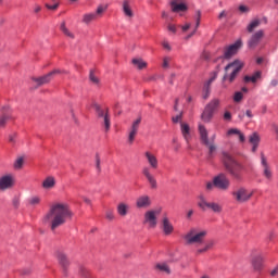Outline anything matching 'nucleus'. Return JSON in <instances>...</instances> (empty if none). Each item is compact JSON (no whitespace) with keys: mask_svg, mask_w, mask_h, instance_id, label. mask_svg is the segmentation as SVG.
<instances>
[{"mask_svg":"<svg viewBox=\"0 0 278 278\" xmlns=\"http://www.w3.org/2000/svg\"><path fill=\"white\" fill-rule=\"evenodd\" d=\"M162 46H163V48H165L167 51H170V43H168V41H163L162 42Z\"/></svg>","mask_w":278,"mask_h":278,"instance_id":"4d7b16f0","label":"nucleus"},{"mask_svg":"<svg viewBox=\"0 0 278 278\" xmlns=\"http://www.w3.org/2000/svg\"><path fill=\"white\" fill-rule=\"evenodd\" d=\"M232 197L237 203H248V201H251V198L253 197V191H250L244 187H240L232 192Z\"/></svg>","mask_w":278,"mask_h":278,"instance_id":"9d476101","label":"nucleus"},{"mask_svg":"<svg viewBox=\"0 0 278 278\" xmlns=\"http://www.w3.org/2000/svg\"><path fill=\"white\" fill-rule=\"evenodd\" d=\"M79 275L83 278L89 277L90 270L88 268H86L85 266H80L79 267Z\"/></svg>","mask_w":278,"mask_h":278,"instance_id":"58836bf2","label":"nucleus"},{"mask_svg":"<svg viewBox=\"0 0 278 278\" xmlns=\"http://www.w3.org/2000/svg\"><path fill=\"white\" fill-rule=\"evenodd\" d=\"M68 75L67 71H62V70H53L52 72L48 73L45 76L38 77V78H33V81L37 84V86H45V84H49L53 79V76L55 75Z\"/></svg>","mask_w":278,"mask_h":278,"instance_id":"f8f14e48","label":"nucleus"},{"mask_svg":"<svg viewBox=\"0 0 278 278\" xmlns=\"http://www.w3.org/2000/svg\"><path fill=\"white\" fill-rule=\"evenodd\" d=\"M12 118V115L10 114H2L0 115V128L3 129L5 125H8V121Z\"/></svg>","mask_w":278,"mask_h":278,"instance_id":"c9c22d12","label":"nucleus"},{"mask_svg":"<svg viewBox=\"0 0 278 278\" xmlns=\"http://www.w3.org/2000/svg\"><path fill=\"white\" fill-rule=\"evenodd\" d=\"M142 175L148 180V184L150 185L152 190H156L157 189V180L155 179V176H153V174H151V167H143Z\"/></svg>","mask_w":278,"mask_h":278,"instance_id":"aec40b11","label":"nucleus"},{"mask_svg":"<svg viewBox=\"0 0 278 278\" xmlns=\"http://www.w3.org/2000/svg\"><path fill=\"white\" fill-rule=\"evenodd\" d=\"M105 218H106L108 220H114V218H115V216H114V211H113V210H108V211L105 212Z\"/></svg>","mask_w":278,"mask_h":278,"instance_id":"79ce46f5","label":"nucleus"},{"mask_svg":"<svg viewBox=\"0 0 278 278\" xmlns=\"http://www.w3.org/2000/svg\"><path fill=\"white\" fill-rule=\"evenodd\" d=\"M117 214L118 216H122V218H125L129 214V204L125 202H119L117 204Z\"/></svg>","mask_w":278,"mask_h":278,"instance_id":"393cba45","label":"nucleus"},{"mask_svg":"<svg viewBox=\"0 0 278 278\" xmlns=\"http://www.w3.org/2000/svg\"><path fill=\"white\" fill-rule=\"evenodd\" d=\"M132 64L134 66L139 68V71H142V68H147V62H144L142 59H132Z\"/></svg>","mask_w":278,"mask_h":278,"instance_id":"72a5a7b5","label":"nucleus"},{"mask_svg":"<svg viewBox=\"0 0 278 278\" xmlns=\"http://www.w3.org/2000/svg\"><path fill=\"white\" fill-rule=\"evenodd\" d=\"M43 190H53L55 188V177L48 176L41 184Z\"/></svg>","mask_w":278,"mask_h":278,"instance_id":"b1692460","label":"nucleus"},{"mask_svg":"<svg viewBox=\"0 0 278 278\" xmlns=\"http://www.w3.org/2000/svg\"><path fill=\"white\" fill-rule=\"evenodd\" d=\"M222 164L228 173V175L235 179V181H242L244 179V173H247V166L240 163L236 157H233L228 152H223Z\"/></svg>","mask_w":278,"mask_h":278,"instance_id":"f03ea898","label":"nucleus"},{"mask_svg":"<svg viewBox=\"0 0 278 278\" xmlns=\"http://www.w3.org/2000/svg\"><path fill=\"white\" fill-rule=\"evenodd\" d=\"M240 47H242V41L237 40L233 45H230L224 50V55L220 56L218 60L222 62H225V60H231L236 53L240 50Z\"/></svg>","mask_w":278,"mask_h":278,"instance_id":"4468645a","label":"nucleus"},{"mask_svg":"<svg viewBox=\"0 0 278 278\" xmlns=\"http://www.w3.org/2000/svg\"><path fill=\"white\" fill-rule=\"evenodd\" d=\"M199 134H200V140L202 144H204V147H207L208 156L212 157V155L216 153V143L210 142L207 128H205L203 124H199Z\"/></svg>","mask_w":278,"mask_h":278,"instance_id":"0eeeda50","label":"nucleus"},{"mask_svg":"<svg viewBox=\"0 0 278 278\" xmlns=\"http://www.w3.org/2000/svg\"><path fill=\"white\" fill-rule=\"evenodd\" d=\"M220 106V100L218 99H213L207 103L204 108V111L201 115V119L204 123H211L212 118H214V114L216 113V110Z\"/></svg>","mask_w":278,"mask_h":278,"instance_id":"423d86ee","label":"nucleus"},{"mask_svg":"<svg viewBox=\"0 0 278 278\" xmlns=\"http://www.w3.org/2000/svg\"><path fill=\"white\" fill-rule=\"evenodd\" d=\"M160 211L150 210L147 211L143 215V225H147L149 229H155L157 227V216Z\"/></svg>","mask_w":278,"mask_h":278,"instance_id":"9b49d317","label":"nucleus"},{"mask_svg":"<svg viewBox=\"0 0 278 278\" xmlns=\"http://www.w3.org/2000/svg\"><path fill=\"white\" fill-rule=\"evenodd\" d=\"M264 254L257 252V250L252 251L250 264L254 273H262L264 270Z\"/></svg>","mask_w":278,"mask_h":278,"instance_id":"6e6552de","label":"nucleus"},{"mask_svg":"<svg viewBox=\"0 0 278 278\" xmlns=\"http://www.w3.org/2000/svg\"><path fill=\"white\" fill-rule=\"evenodd\" d=\"M9 142H11L12 144H14V142H16V134L9 136Z\"/></svg>","mask_w":278,"mask_h":278,"instance_id":"5fc2aeb1","label":"nucleus"},{"mask_svg":"<svg viewBox=\"0 0 278 278\" xmlns=\"http://www.w3.org/2000/svg\"><path fill=\"white\" fill-rule=\"evenodd\" d=\"M61 31H63V34L67 36V38H72V39L75 38V35L71 33L68 28H66V22H62Z\"/></svg>","mask_w":278,"mask_h":278,"instance_id":"e433bc0d","label":"nucleus"},{"mask_svg":"<svg viewBox=\"0 0 278 278\" xmlns=\"http://www.w3.org/2000/svg\"><path fill=\"white\" fill-rule=\"evenodd\" d=\"M261 166L263 168V177H265L267 181H273V169L264 153H261Z\"/></svg>","mask_w":278,"mask_h":278,"instance_id":"f3484780","label":"nucleus"},{"mask_svg":"<svg viewBox=\"0 0 278 278\" xmlns=\"http://www.w3.org/2000/svg\"><path fill=\"white\" fill-rule=\"evenodd\" d=\"M123 12L125 16L128 18H134V11L131 10V7L129 5V0L123 1Z\"/></svg>","mask_w":278,"mask_h":278,"instance_id":"c85d7f7f","label":"nucleus"},{"mask_svg":"<svg viewBox=\"0 0 278 278\" xmlns=\"http://www.w3.org/2000/svg\"><path fill=\"white\" fill-rule=\"evenodd\" d=\"M141 123H142V117H138L135 122H132V125L128 134L129 144H134V141L136 140V136H138V129H140Z\"/></svg>","mask_w":278,"mask_h":278,"instance_id":"6ab92c4d","label":"nucleus"},{"mask_svg":"<svg viewBox=\"0 0 278 278\" xmlns=\"http://www.w3.org/2000/svg\"><path fill=\"white\" fill-rule=\"evenodd\" d=\"M218 18H219V21L220 20H223V18H227V11H222L220 13H219V15H218Z\"/></svg>","mask_w":278,"mask_h":278,"instance_id":"13d9d810","label":"nucleus"},{"mask_svg":"<svg viewBox=\"0 0 278 278\" xmlns=\"http://www.w3.org/2000/svg\"><path fill=\"white\" fill-rule=\"evenodd\" d=\"M207 236V230H201L199 228H191L185 236L184 240L186 244H201Z\"/></svg>","mask_w":278,"mask_h":278,"instance_id":"39448f33","label":"nucleus"},{"mask_svg":"<svg viewBox=\"0 0 278 278\" xmlns=\"http://www.w3.org/2000/svg\"><path fill=\"white\" fill-rule=\"evenodd\" d=\"M245 116H248V118H253V112L251 110H247Z\"/></svg>","mask_w":278,"mask_h":278,"instance_id":"680f3d73","label":"nucleus"},{"mask_svg":"<svg viewBox=\"0 0 278 278\" xmlns=\"http://www.w3.org/2000/svg\"><path fill=\"white\" fill-rule=\"evenodd\" d=\"M244 68V63L240 60H235L233 62L228 63L224 71V77L223 81H228L229 84H233L236 81V77H238V74L240 71Z\"/></svg>","mask_w":278,"mask_h":278,"instance_id":"20e7f679","label":"nucleus"},{"mask_svg":"<svg viewBox=\"0 0 278 278\" xmlns=\"http://www.w3.org/2000/svg\"><path fill=\"white\" fill-rule=\"evenodd\" d=\"M97 18V13H87L83 16V23L90 25Z\"/></svg>","mask_w":278,"mask_h":278,"instance_id":"473e14b6","label":"nucleus"},{"mask_svg":"<svg viewBox=\"0 0 278 278\" xmlns=\"http://www.w3.org/2000/svg\"><path fill=\"white\" fill-rule=\"evenodd\" d=\"M182 31H188L190 29V23L185 24L181 26Z\"/></svg>","mask_w":278,"mask_h":278,"instance_id":"052dcab7","label":"nucleus"},{"mask_svg":"<svg viewBox=\"0 0 278 278\" xmlns=\"http://www.w3.org/2000/svg\"><path fill=\"white\" fill-rule=\"evenodd\" d=\"M136 206L139 210H147V207H151V197L147 194L139 197L136 201Z\"/></svg>","mask_w":278,"mask_h":278,"instance_id":"4be33fe9","label":"nucleus"},{"mask_svg":"<svg viewBox=\"0 0 278 278\" xmlns=\"http://www.w3.org/2000/svg\"><path fill=\"white\" fill-rule=\"evenodd\" d=\"M260 25H262V20L258 17H255L247 26L248 34H252L248 39L249 49H257L262 40H264V36H266V33L264 31V29H258L255 31V29H257Z\"/></svg>","mask_w":278,"mask_h":278,"instance_id":"7ed1b4c3","label":"nucleus"},{"mask_svg":"<svg viewBox=\"0 0 278 278\" xmlns=\"http://www.w3.org/2000/svg\"><path fill=\"white\" fill-rule=\"evenodd\" d=\"M170 7H172V12H186L188 11V5H186V3L184 2H176V1H172L170 2Z\"/></svg>","mask_w":278,"mask_h":278,"instance_id":"a878e982","label":"nucleus"},{"mask_svg":"<svg viewBox=\"0 0 278 278\" xmlns=\"http://www.w3.org/2000/svg\"><path fill=\"white\" fill-rule=\"evenodd\" d=\"M180 131L186 142H190V125L180 123Z\"/></svg>","mask_w":278,"mask_h":278,"instance_id":"cd10ccee","label":"nucleus"},{"mask_svg":"<svg viewBox=\"0 0 278 278\" xmlns=\"http://www.w3.org/2000/svg\"><path fill=\"white\" fill-rule=\"evenodd\" d=\"M94 160H96V169L98 173H101V156L99 155V153L96 154Z\"/></svg>","mask_w":278,"mask_h":278,"instance_id":"ea45409f","label":"nucleus"},{"mask_svg":"<svg viewBox=\"0 0 278 278\" xmlns=\"http://www.w3.org/2000/svg\"><path fill=\"white\" fill-rule=\"evenodd\" d=\"M198 205L201 210H212L215 214H220L223 212V206L216 202H207L205 195H199Z\"/></svg>","mask_w":278,"mask_h":278,"instance_id":"1a4fd4ad","label":"nucleus"},{"mask_svg":"<svg viewBox=\"0 0 278 278\" xmlns=\"http://www.w3.org/2000/svg\"><path fill=\"white\" fill-rule=\"evenodd\" d=\"M215 187H216V185H214V179H213V182L208 181V182H206V186H205L207 192H212V190H214Z\"/></svg>","mask_w":278,"mask_h":278,"instance_id":"49530a36","label":"nucleus"},{"mask_svg":"<svg viewBox=\"0 0 278 278\" xmlns=\"http://www.w3.org/2000/svg\"><path fill=\"white\" fill-rule=\"evenodd\" d=\"M242 99H244L242 91L235 92V96H233L235 103H240V101H242Z\"/></svg>","mask_w":278,"mask_h":278,"instance_id":"a19ab883","label":"nucleus"},{"mask_svg":"<svg viewBox=\"0 0 278 278\" xmlns=\"http://www.w3.org/2000/svg\"><path fill=\"white\" fill-rule=\"evenodd\" d=\"M41 199L38 195H33L28 199V205L30 207H36L40 203Z\"/></svg>","mask_w":278,"mask_h":278,"instance_id":"f704fd0d","label":"nucleus"},{"mask_svg":"<svg viewBox=\"0 0 278 278\" xmlns=\"http://www.w3.org/2000/svg\"><path fill=\"white\" fill-rule=\"evenodd\" d=\"M184 118V112H180L178 115L172 117L173 123H182L181 119Z\"/></svg>","mask_w":278,"mask_h":278,"instance_id":"37998d69","label":"nucleus"},{"mask_svg":"<svg viewBox=\"0 0 278 278\" xmlns=\"http://www.w3.org/2000/svg\"><path fill=\"white\" fill-rule=\"evenodd\" d=\"M59 5H60V2H58V1L54 0V3H53V4H46V8H47L48 10H55L56 8H59Z\"/></svg>","mask_w":278,"mask_h":278,"instance_id":"09e8293b","label":"nucleus"},{"mask_svg":"<svg viewBox=\"0 0 278 278\" xmlns=\"http://www.w3.org/2000/svg\"><path fill=\"white\" fill-rule=\"evenodd\" d=\"M251 11V9H249V7L241 4L239 5V12H241V14H247Z\"/></svg>","mask_w":278,"mask_h":278,"instance_id":"a18cd8bd","label":"nucleus"},{"mask_svg":"<svg viewBox=\"0 0 278 278\" xmlns=\"http://www.w3.org/2000/svg\"><path fill=\"white\" fill-rule=\"evenodd\" d=\"M41 10H42V8L40 5H35V8H34L35 14H38V12H40Z\"/></svg>","mask_w":278,"mask_h":278,"instance_id":"0e129e2a","label":"nucleus"},{"mask_svg":"<svg viewBox=\"0 0 278 278\" xmlns=\"http://www.w3.org/2000/svg\"><path fill=\"white\" fill-rule=\"evenodd\" d=\"M163 68H169V66H170V56H165L164 59H163Z\"/></svg>","mask_w":278,"mask_h":278,"instance_id":"c03bdc74","label":"nucleus"},{"mask_svg":"<svg viewBox=\"0 0 278 278\" xmlns=\"http://www.w3.org/2000/svg\"><path fill=\"white\" fill-rule=\"evenodd\" d=\"M215 188H218V190H229V187L231 186V181L227 178V175L224 173L218 174L213 178Z\"/></svg>","mask_w":278,"mask_h":278,"instance_id":"2eb2a0df","label":"nucleus"},{"mask_svg":"<svg viewBox=\"0 0 278 278\" xmlns=\"http://www.w3.org/2000/svg\"><path fill=\"white\" fill-rule=\"evenodd\" d=\"M214 244H216V242H214V240L207 241L205 244V250L210 251V249H212L214 247Z\"/></svg>","mask_w":278,"mask_h":278,"instance_id":"3c124183","label":"nucleus"},{"mask_svg":"<svg viewBox=\"0 0 278 278\" xmlns=\"http://www.w3.org/2000/svg\"><path fill=\"white\" fill-rule=\"evenodd\" d=\"M71 218H73V211H71V206L64 202H55L43 216V223L46 225H50V229L55 231L58 227L66 225V222L71 220Z\"/></svg>","mask_w":278,"mask_h":278,"instance_id":"f257e3e1","label":"nucleus"},{"mask_svg":"<svg viewBox=\"0 0 278 278\" xmlns=\"http://www.w3.org/2000/svg\"><path fill=\"white\" fill-rule=\"evenodd\" d=\"M216 77H218V72H214L213 76L204 85L202 99H204V100L210 99V93H211L210 86H212V83L216 79Z\"/></svg>","mask_w":278,"mask_h":278,"instance_id":"5701e85b","label":"nucleus"},{"mask_svg":"<svg viewBox=\"0 0 278 278\" xmlns=\"http://www.w3.org/2000/svg\"><path fill=\"white\" fill-rule=\"evenodd\" d=\"M224 119H225V121H230V119H231V113L228 112V111H226V112L224 113Z\"/></svg>","mask_w":278,"mask_h":278,"instance_id":"6e6d98bb","label":"nucleus"},{"mask_svg":"<svg viewBox=\"0 0 278 278\" xmlns=\"http://www.w3.org/2000/svg\"><path fill=\"white\" fill-rule=\"evenodd\" d=\"M192 214H194V211L193 210H190L187 212V218L188 219H191L192 218Z\"/></svg>","mask_w":278,"mask_h":278,"instance_id":"69168bd1","label":"nucleus"},{"mask_svg":"<svg viewBox=\"0 0 278 278\" xmlns=\"http://www.w3.org/2000/svg\"><path fill=\"white\" fill-rule=\"evenodd\" d=\"M155 270H160V273H165V275H170V267L166 263H157L154 266Z\"/></svg>","mask_w":278,"mask_h":278,"instance_id":"2f4dec72","label":"nucleus"},{"mask_svg":"<svg viewBox=\"0 0 278 278\" xmlns=\"http://www.w3.org/2000/svg\"><path fill=\"white\" fill-rule=\"evenodd\" d=\"M144 155H146V157L148 160V164L151 166V168L156 169L159 166L157 157L154 156V154L151 152H146Z\"/></svg>","mask_w":278,"mask_h":278,"instance_id":"bb28decb","label":"nucleus"},{"mask_svg":"<svg viewBox=\"0 0 278 278\" xmlns=\"http://www.w3.org/2000/svg\"><path fill=\"white\" fill-rule=\"evenodd\" d=\"M277 274H278V267H275V268L270 271V276H271V277H275V276H277Z\"/></svg>","mask_w":278,"mask_h":278,"instance_id":"e2e57ef3","label":"nucleus"},{"mask_svg":"<svg viewBox=\"0 0 278 278\" xmlns=\"http://www.w3.org/2000/svg\"><path fill=\"white\" fill-rule=\"evenodd\" d=\"M249 142L251 144H260V135L257 132H253L250 137H249Z\"/></svg>","mask_w":278,"mask_h":278,"instance_id":"4c0bfd02","label":"nucleus"},{"mask_svg":"<svg viewBox=\"0 0 278 278\" xmlns=\"http://www.w3.org/2000/svg\"><path fill=\"white\" fill-rule=\"evenodd\" d=\"M261 77H262V72H255L252 76H244L243 81L245 84H249L250 81L252 84H256L257 79H261Z\"/></svg>","mask_w":278,"mask_h":278,"instance_id":"7c9ffc66","label":"nucleus"},{"mask_svg":"<svg viewBox=\"0 0 278 278\" xmlns=\"http://www.w3.org/2000/svg\"><path fill=\"white\" fill-rule=\"evenodd\" d=\"M59 265L62 268V274L64 277H68V268H71V261L68 260V255L62 251H58L55 253Z\"/></svg>","mask_w":278,"mask_h":278,"instance_id":"ddd939ff","label":"nucleus"},{"mask_svg":"<svg viewBox=\"0 0 278 278\" xmlns=\"http://www.w3.org/2000/svg\"><path fill=\"white\" fill-rule=\"evenodd\" d=\"M161 229L165 236H170L173 231H175V227L170 223V219H168L167 216H164L161 222Z\"/></svg>","mask_w":278,"mask_h":278,"instance_id":"412c9836","label":"nucleus"},{"mask_svg":"<svg viewBox=\"0 0 278 278\" xmlns=\"http://www.w3.org/2000/svg\"><path fill=\"white\" fill-rule=\"evenodd\" d=\"M89 79L92 81V84H99V78L94 76L93 72H90Z\"/></svg>","mask_w":278,"mask_h":278,"instance_id":"8fccbe9b","label":"nucleus"},{"mask_svg":"<svg viewBox=\"0 0 278 278\" xmlns=\"http://www.w3.org/2000/svg\"><path fill=\"white\" fill-rule=\"evenodd\" d=\"M205 252H207V250H205V247H204V248L199 249V250L197 251V255H201V253H205Z\"/></svg>","mask_w":278,"mask_h":278,"instance_id":"338daca9","label":"nucleus"},{"mask_svg":"<svg viewBox=\"0 0 278 278\" xmlns=\"http://www.w3.org/2000/svg\"><path fill=\"white\" fill-rule=\"evenodd\" d=\"M167 29H168V31H172L173 34H177V27L173 24H168Z\"/></svg>","mask_w":278,"mask_h":278,"instance_id":"603ef678","label":"nucleus"},{"mask_svg":"<svg viewBox=\"0 0 278 278\" xmlns=\"http://www.w3.org/2000/svg\"><path fill=\"white\" fill-rule=\"evenodd\" d=\"M105 10H108V7L100 5L97 9V14H103V12H105Z\"/></svg>","mask_w":278,"mask_h":278,"instance_id":"864d4df0","label":"nucleus"},{"mask_svg":"<svg viewBox=\"0 0 278 278\" xmlns=\"http://www.w3.org/2000/svg\"><path fill=\"white\" fill-rule=\"evenodd\" d=\"M13 205H14V207H18V205H21V200L18 198H14Z\"/></svg>","mask_w":278,"mask_h":278,"instance_id":"bf43d9fd","label":"nucleus"},{"mask_svg":"<svg viewBox=\"0 0 278 278\" xmlns=\"http://www.w3.org/2000/svg\"><path fill=\"white\" fill-rule=\"evenodd\" d=\"M270 86H273L275 88V86H278V80L277 79H273L270 81Z\"/></svg>","mask_w":278,"mask_h":278,"instance_id":"774afa93","label":"nucleus"},{"mask_svg":"<svg viewBox=\"0 0 278 278\" xmlns=\"http://www.w3.org/2000/svg\"><path fill=\"white\" fill-rule=\"evenodd\" d=\"M23 163H24V160L23 157H18L16 161H15V168H23Z\"/></svg>","mask_w":278,"mask_h":278,"instance_id":"de8ad7c7","label":"nucleus"},{"mask_svg":"<svg viewBox=\"0 0 278 278\" xmlns=\"http://www.w3.org/2000/svg\"><path fill=\"white\" fill-rule=\"evenodd\" d=\"M93 108L97 112L98 117L102 118L105 131H110L111 122L109 110L100 108L99 104H94Z\"/></svg>","mask_w":278,"mask_h":278,"instance_id":"dca6fc26","label":"nucleus"},{"mask_svg":"<svg viewBox=\"0 0 278 278\" xmlns=\"http://www.w3.org/2000/svg\"><path fill=\"white\" fill-rule=\"evenodd\" d=\"M227 136H238L240 142H244V140H247V138L244 137V134H242V131H240V129L238 128H230L227 131Z\"/></svg>","mask_w":278,"mask_h":278,"instance_id":"c756f323","label":"nucleus"},{"mask_svg":"<svg viewBox=\"0 0 278 278\" xmlns=\"http://www.w3.org/2000/svg\"><path fill=\"white\" fill-rule=\"evenodd\" d=\"M14 186V176L12 174L4 175L0 177V191L5 192V190H10Z\"/></svg>","mask_w":278,"mask_h":278,"instance_id":"a211bd4d","label":"nucleus"}]
</instances>
